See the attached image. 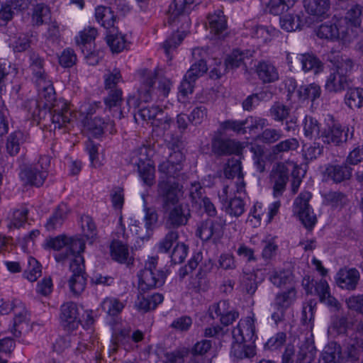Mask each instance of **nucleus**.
Returning a JSON list of instances; mask_svg holds the SVG:
<instances>
[{"label": "nucleus", "mask_w": 363, "mask_h": 363, "mask_svg": "<svg viewBox=\"0 0 363 363\" xmlns=\"http://www.w3.org/2000/svg\"><path fill=\"white\" fill-rule=\"evenodd\" d=\"M84 130L94 137H98L103 134L104 130V121L101 118L86 117L84 122Z\"/></svg>", "instance_id": "nucleus-49"}, {"label": "nucleus", "mask_w": 363, "mask_h": 363, "mask_svg": "<svg viewBox=\"0 0 363 363\" xmlns=\"http://www.w3.org/2000/svg\"><path fill=\"white\" fill-rule=\"evenodd\" d=\"M321 357L323 363H342L344 359L340 345L335 342L325 347Z\"/></svg>", "instance_id": "nucleus-31"}, {"label": "nucleus", "mask_w": 363, "mask_h": 363, "mask_svg": "<svg viewBox=\"0 0 363 363\" xmlns=\"http://www.w3.org/2000/svg\"><path fill=\"white\" fill-rule=\"evenodd\" d=\"M219 132L224 134L228 131H233L238 134L246 133V128L243 125V121L226 120L220 124Z\"/></svg>", "instance_id": "nucleus-57"}, {"label": "nucleus", "mask_w": 363, "mask_h": 363, "mask_svg": "<svg viewBox=\"0 0 363 363\" xmlns=\"http://www.w3.org/2000/svg\"><path fill=\"white\" fill-rule=\"evenodd\" d=\"M106 42L113 52L118 53L126 47L125 36L119 33L117 28L108 31Z\"/></svg>", "instance_id": "nucleus-38"}, {"label": "nucleus", "mask_w": 363, "mask_h": 363, "mask_svg": "<svg viewBox=\"0 0 363 363\" xmlns=\"http://www.w3.org/2000/svg\"><path fill=\"white\" fill-rule=\"evenodd\" d=\"M235 342L254 343L256 339L255 320L252 317L240 319L232 330Z\"/></svg>", "instance_id": "nucleus-14"}, {"label": "nucleus", "mask_w": 363, "mask_h": 363, "mask_svg": "<svg viewBox=\"0 0 363 363\" xmlns=\"http://www.w3.org/2000/svg\"><path fill=\"white\" fill-rule=\"evenodd\" d=\"M50 164V157L47 155L40 156L36 164L26 167L22 169L20 176L27 184L39 187L42 186L48 177V169Z\"/></svg>", "instance_id": "nucleus-5"}, {"label": "nucleus", "mask_w": 363, "mask_h": 363, "mask_svg": "<svg viewBox=\"0 0 363 363\" xmlns=\"http://www.w3.org/2000/svg\"><path fill=\"white\" fill-rule=\"evenodd\" d=\"M167 213L166 226L168 228H178L186 225L191 216L189 210H186L179 204L164 210Z\"/></svg>", "instance_id": "nucleus-17"}, {"label": "nucleus", "mask_w": 363, "mask_h": 363, "mask_svg": "<svg viewBox=\"0 0 363 363\" xmlns=\"http://www.w3.org/2000/svg\"><path fill=\"white\" fill-rule=\"evenodd\" d=\"M360 280V273L356 268L345 267L340 268L335 275V282L340 288L354 291Z\"/></svg>", "instance_id": "nucleus-15"}, {"label": "nucleus", "mask_w": 363, "mask_h": 363, "mask_svg": "<svg viewBox=\"0 0 363 363\" xmlns=\"http://www.w3.org/2000/svg\"><path fill=\"white\" fill-rule=\"evenodd\" d=\"M298 147V140L295 138H291L284 140H279L278 143L272 147L271 152L276 157L281 156L284 153L296 150Z\"/></svg>", "instance_id": "nucleus-40"}, {"label": "nucleus", "mask_w": 363, "mask_h": 363, "mask_svg": "<svg viewBox=\"0 0 363 363\" xmlns=\"http://www.w3.org/2000/svg\"><path fill=\"white\" fill-rule=\"evenodd\" d=\"M192 57L195 62L191 65L190 69L186 73V77L196 81L197 78L205 74L207 70V65L206 58L207 52L202 48H194L192 51Z\"/></svg>", "instance_id": "nucleus-18"}, {"label": "nucleus", "mask_w": 363, "mask_h": 363, "mask_svg": "<svg viewBox=\"0 0 363 363\" xmlns=\"http://www.w3.org/2000/svg\"><path fill=\"white\" fill-rule=\"evenodd\" d=\"M353 135V128H342L340 124L332 122L323 129L320 138H322L324 143L337 146L346 143L349 139H352Z\"/></svg>", "instance_id": "nucleus-8"}, {"label": "nucleus", "mask_w": 363, "mask_h": 363, "mask_svg": "<svg viewBox=\"0 0 363 363\" xmlns=\"http://www.w3.org/2000/svg\"><path fill=\"white\" fill-rule=\"evenodd\" d=\"M320 123L312 116H306L303 122V130L306 137L313 139L320 135Z\"/></svg>", "instance_id": "nucleus-55"}, {"label": "nucleus", "mask_w": 363, "mask_h": 363, "mask_svg": "<svg viewBox=\"0 0 363 363\" xmlns=\"http://www.w3.org/2000/svg\"><path fill=\"white\" fill-rule=\"evenodd\" d=\"M157 257H149L144 269L138 274L139 288L141 291H148L164 284L167 273L157 267Z\"/></svg>", "instance_id": "nucleus-2"}, {"label": "nucleus", "mask_w": 363, "mask_h": 363, "mask_svg": "<svg viewBox=\"0 0 363 363\" xmlns=\"http://www.w3.org/2000/svg\"><path fill=\"white\" fill-rule=\"evenodd\" d=\"M315 356V349L313 344L303 343L297 354L296 363H311Z\"/></svg>", "instance_id": "nucleus-53"}, {"label": "nucleus", "mask_w": 363, "mask_h": 363, "mask_svg": "<svg viewBox=\"0 0 363 363\" xmlns=\"http://www.w3.org/2000/svg\"><path fill=\"white\" fill-rule=\"evenodd\" d=\"M194 0H174L169 9V23L177 26L179 22L184 23V28H189L190 19L187 13Z\"/></svg>", "instance_id": "nucleus-10"}, {"label": "nucleus", "mask_w": 363, "mask_h": 363, "mask_svg": "<svg viewBox=\"0 0 363 363\" xmlns=\"http://www.w3.org/2000/svg\"><path fill=\"white\" fill-rule=\"evenodd\" d=\"M344 20L351 29L360 28L363 21V6L359 4L352 5L346 12Z\"/></svg>", "instance_id": "nucleus-37"}, {"label": "nucleus", "mask_w": 363, "mask_h": 363, "mask_svg": "<svg viewBox=\"0 0 363 363\" xmlns=\"http://www.w3.org/2000/svg\"><path fill=\"white\" fill-rule=\"evenodd\" d=\"M277 33L278 31L273 28L261 25L252 28V37L257 39L262 43H267L270 41Z\"/></svg>", "instance_id": "nucleus-46"}, {"label": "nucleus", "mask_w": 363, "mask_h": 363, "mask_svg": "<svg viewBox=\"0 0 363 363\" xmlns=\"http://www.w3.org/2000/svg\"><path fill=\"white\" fill-rule=\"evenodd\" d=\"M297 58L301 62L302 69L305 72L313 71L315 74H318L323 69L322 62L312 53L300 54L297 55Z\"/></svg>", "instance_id": "nucleus-33"}, {"label": "nucleus", "mask_w": 363, "mask_h": 363, "mask_svg": "<svg viewBox=\"0 0 363 363\" xmlns=\"http://www.w3.org/2000/svg\"><path fill=\"white\" fill-rule=\"evenodd\" d=\"M157 196L164 210L179 205L181 189L176 182L160 181L157 185Z\"/></svg>", "instance_id": "nucleus-9"}, {"label": "nucleus", "mask_w": 363, "mask_h": 363, "mask_svg": "<svg viewBox=\"0 0 363 363\" xmlns=\"http://www.w3.org/2000/svg\"><path fill=\"white\" fill-rule=\"evenodd\" d=\"M257 274L255 272H245L242 271L239 278V289L246 295L253 296L258 287V282L257 281Z\"/></svg>", "instance_id": "nucleus-26"}, {"label": "nucleus", "mask_w": 363, "mask_h": 363, "mask_svg": "<svg viewBox=\"0 0 363 363\" xmlns=\"http://www.w3.org/2000/svg\"><path fill=\"white\" fill-rule=\"evenodd\" d=\"M258 78L264 84L272 83L279 79V72L270 62L262 60L255 66Z\"/></svg>", "instance_id": "nucleus-22"}, {"label": "nucleus", "mask_w": 363, "mask_h": 363, "mask_svg": "<svg viewBox=\"0 0 363 363\" xmlns=\"http://www.w3.org/2000/svg\"><path fill=\"white\" fill-rule=\"evenodd\" d=\"M347 89L345 97L346 104L352 109L361 108L363 106V89L351 86Z\"/></svg>", "instance_id": "nucleus-44"}, {"label": "nucleus", "mask_w": 363, "mask_h": 363, "mask_svg": "<svg viewBox=\"0 0 363 363\" xmlns=\"http://www.w3.org/2000/svg\"><path fill=\"white\" fill-rule=\"evenodd\" d=\"M208 22L211 33L218 38L225 36L224 33L227 29V22L222 11L219 10L213 13L208 14Z\"/></svg>", "instance_id": "nucleus-23"}, {"label": "nucleus", "mask_w": 363, "mask_h": 363, "mask_svg": "<svg viewBox=\"0 0 363 363\" xmlns=\"http://www.w3.org/2000/svg\"><path fill=\"white\" fill-rule=\"evenodd\" d=\"M28 328L29 323L27 320V313L23 310L15 315L13 326L11 328V332L13 333L14 337H19L23 332L28 329Z\"/></svg>", "instance_id": "nucleus-47"}, {"label": "nucleus", "mask_w": 363, "mask_h": 363, "mask_svg": "<svg viewBox=\"0 0 363 363\" xmlns=\"http://www.w3.org/2000/svg\"><path fill=\"white\" fill-rule=\"evenodd\" d=\"M104 311L107 312L110 315H117L124 308L122 302L114 298H106L101 303Z\"/></svg>", "instance_id": "nucleus-62"}, {"label": "nucleus", "mask_w": 363, "mask_h": 363, "mask_svg": "<svg viewBox=\"0 0 363 363\" xmlns=\"http://www.w3.org/2000/svg\"><path fill=\"white\" fill-rule=\"evenodd\" d=\"M289 181V169L283 162L275 164L269 174V183L274 197L281 196Z\"/></svg>", "instance_id": "nucleus-11"}, {"label": "nucleus", "mask_w": 363, "mask_h": 363, "mask_svg": "<svg viewBox=\"0 0 363 363\" xmlns=\"http://www.w3.org/2000/svg\"><path fill=\"white\" fill-rule=\"evenodd\" d=\"M284 136L281 129L266 128L259 133L256 140L265 145H272L279 142Z\"/></svg>", "instance_id": "nucleus-39"}, {"label": "nucleus", "mask_w": 363, "mask_h": 363, "mask_svg": "<svg viewBox=\"0 0 363 363\" xmlns=\"http://www.w3.org/2000/svg\"><path fill=\"white\" fill-rule=\"evenodd\" d=\"M235 342L232 347L231 353L238 359L250 358L255 354V346L253 343L249 342Z\"/></svg>", "instance_id": "nucleus-48"}, {"label": "nucleus", "mask_w": 363, "mask_h": 363, "mask_svg": "<svg viewBox=\"0 0 363 363\" xmlns=\"http://www.w3.org/2000/svg\"><path fill=\"white\" fill-rule=\"evenodd\" d=\"M208 109L207 108L201 104L196 106L190 115L188 116V121H190L193 125H198L203 123V121L207 118Z\"/></svg>", "instance_id": "nucleus-64"}, {"label": "nucleus", "mask_w": 363, "mask_h": 363, "mask_svg": "<svg viewBox=\"0 0 363 363\" xmlns=\"http://www.w3.org/2000/svg\"><path fill=\"white\" fill-rule=\"evenodd\" d=\"M151 150L145 145H141L132 151L130 162L138 167L140 177L143 182L152 186L155 181V169L150 160Z\"/></svg>", "instance_id": "nucleus-4"}, {"label": "nucleus", "mask_w": 363, "mask_h": 363, "mask_svg": "<svg viewBox=\"0 0 363 363\" xmlns=\"http://www.w3.org/2000/svg\"><path fill=\"white\" fill-rule=\"evenodd\" d=\"M306 11L311 15L324 16L330 9L329 0H304Z\"/></svg>", "instance_id": "nucleus-36"}, {"label": "nucleus", "mask_w": 363, "mask_h": 363, "mask_svg": "<svg viewBox=\"0 0 363 363\" xmlns=\"http://www.w3.org/2000/svg\"><path fill=\"white\" fill-rule=\"evenodd\" d=\"M255 51L245 50H234L226 58L225 64L227 68L234 69L244 65L246 67V60H249L254 56Z\"/></svg>", "instance_id": "nucleus-28"}, {"label": "nucleus", "mask_w": 363, "mask_h": 363, "mask_svg": "<svg viewBox=\"0 0 363 363\" xmlns=\"http://www.w3.org/2000/svg\"><path fill=\"white\" fill-rule=\"evenodd\" d=\"M269 112L275 121L281 122L287 118L290 108L281 103L277 102L271 107Z\"/></svg>", "instance_id": "nucleus-63"}, {"label": "nucleus", "mask_w": 363, "mask_h": 363, "mask_svg": "<svg viewBox=\"0 0 363 363\" xmlns=\"http://www.w3.org/2000/svg\"><path fill=\"white\" fill-rule=\"evenodd\" d=\"M69 270L72 272L67 281L69 291L73 295L79 296L84 291L86 285L84 258L81 255L72 259Z\"/></svg>", "instance_id": "nucleus-7"}, {"label": "nucleus", "mask_w": 363, "mask_h": 363, "mask_svg": "<svg viewBox=\"0 0 363 363\" xmlns=\"http://www.w3.org/2000/svg\"><path fill=\"white\" fill-rule=\"evenodd\" d=\"M155 84V74L153 73L148 74L144 77L143 84L140 88L138 100L145 103L149 102L152 99V87Z\"/></svg>", "instance_id": "nucleus-50"}, {"label": "nucleus", "mask_w": 363, "mask_h": 363, "mask_svg": "<svg viewBox=\"0 0 363 363\" xmlns=\"http://www.w3.org/2000/svg\"><path fill=\"white\" fill-rule=\"evenodd\" d=\"M225 224V220L221 219H207L198 226L196 235L203 241L213 239L216 242L222 237Z\"/></svg>", "instance_id": "nucleus-13"}, {"label": "nucleus", "mask_w": 363, "mask_h": 363, "mask_svg": "<svg viewBox=\"0 0 363 363\" xmlns=\"http://www.w3.org/2000/svg\"><path fill=\"white\" fill-rule=\"evenodd\" d=\"M268 125L267 118L259 116H250L243 120V125L248 129L250 133H255L259 129H263Z\"/></svg>", "instance_id": "nucleus-56"}, {"label": "nucleus", "mask_w": 363, "mask_h": 363, "mask_svg": "<svg viewBox=\"0 0 363 363\" xmlns=\"http://www.w3.org/2000/svg\"><path fill=\"white\" fill-rule=\"evenodd\" d=\"M69 212V208L66 203H61L59 204L45 224L47 230H53L61 226Z\"/></svg>", "instance_id": "nucleus-30"}, {"label": "nucleus", "mask_w": 363, "mask_h": 363, "mask_svg": "<svg viewBox=\"0 0 363 363\" xmlns=\"http://www.w3.org/2000/svg\"><path fill=\"white\" fill-rule=\"evenodd\" d=\"M315 291L321 302L330 306H337V301L330 295V287L325 280L321 279L317 282Z\"/></svg>", "instance_id": "nucleus-41"}, {"label": "nucleus", "mask_w": 363, "mask_h": 363, "mask_svg": "<svg viewBox=\"0 0 363 363\" xmlns=\"http://www.w3.org/2000/svg\"><path fill=\"white\" fill-rule=\"evenodd\" d=\"M29 60V69L32 72L33 80L35 83L40 82L42 80L49 78L44 69V60L38 53L30 51Z\"/></svg>", "instance_id": "nucleus-24"}, {"label": "nucleus", "mask_w": 363, "mask_h": 363, "mask_svg": "<svg viewBox=\"0 0 363 363\" xmlns=\"http://www.w3.org/2000/svg\"><path fill=\"white\" fill-rule=\"evenodd\" d=\"M352 169L347 164H329L325 168L324 175L336 184L349 180L352 177Z\"/></svg>", "instance_id": "nucleus-21"}, {"label": "nucleus", "mask_w": 363, "mask_h": 363, "mask_svg": "<svg viewBox=\"0 0 363 363\" xmlns=\"http://www.w3.org/2000/svg\"><path fill=\"white\" fill-rule=\"evenodd\" d=\"M40 98H44L46 102H51L55 98V89L52 81L47 78L40 82H36Z\"/></svg>", "instance_id": "nucleus-54"}, {"label": "nucleus", "mask_w": 363, "mask_h": 363, "mask_svg": "<svg viewBox=\"0 0 363 363\" xmlns=\"http://www.w3.org/2000/svg\"><path fill=\"white\" fill-rule=\"evenodd\" d=\"M47 246L54 250L61 251L55 255V258L57 262H64L66 260L71 262L77 255H81L85 248V242L82 238L59 235L48 240Z\"/></svg>", "instance_id": "nucleus-1"}, {"label": "nucleus", "mask_w": 363, "mask_h": 363, "mask_svg": "<svg viewBox=\"0 0 363 363\" xmlns=\"http://www.w3.org/2000/svg\"><path fill=\"white\" fill-rule=\"evenodd\" d=\"M95 17L96 21L108 31L116 28L114 27L116 16L111 8L103 6L96 7Z\"/></svg>", "instance_id": "nucleus-32"}, {"label": "nucleus", "mask_w": 363, "mask_h": 363, "mask_svg": "<svg viewBox=\"0 0 363 363\" xmlns=\"http://www.w3.org/2000/svg\"><path fill=\"white\" fill-rule=\"evenodd\" d=\"M298 0H269L266 8L273 15H279L293 7Z\"/></svg>", "instance_id": "nucleus-45"}, {"label": "nucleus", "mask_w": 363, "mask_h": 363, "mask_svg": "<svg viewBox=\"0 0 363 363\" xmlns=\"http://www.w3.org/2000/svg\"><path fill=\"white\" fill-rule=\"evenodd\" d=\"M122 99V91L120 89L110 91L104 99L106 109L108 108L111 111L114 108L112 113L113 118L121 119L123 117V111L119 108Z\"/></svg>", "instance_id": "nucleus-27"}, {"label": "nucleus", "mask_w": 363, "mask_h": 363, "mask_svg": "<svg viewBox=\"0 0 363 363\" xmlns=\"http://www.w3.org/2000/svg\"><path fill=\"white\" fill-rule=\"evenodd\" d=\"M112 259L119 263H129L130 256L128 245L120 240H113L110 245Z\"/></svg>", "instance_id": "nucleus-34"}, {"label": "nucleus", "mask_w": 363, "mask_h": 363, "mask_svg": "<svg viewBox=\"0 0 363 363\" xmlns=\"http://www.w3.org/2000/svg\"><path fill=\"white\" fill-rule=\"evenodd\" d=\"M312 195L309 191H303L295 199L294 213L296 214L303 226L308 230H312L317 223L316 216L309 205Z\"/></svg>", "instance_id": "nucleus-6"}, {"label": "nucleus", "mask_w": 363, "mask_h": 363, "mask_svg": "<svg viewBox=\"0 0 363 363\" xmlns=\"http://www.w3.org/2000/svg\"><path fill=\"white\" fill-rule=\"evenodd\" d=\"M352 61L349 58L337 62L335 68L327 78L325 89L329 92L337 93L350 88L352 80L348 73L352 70Z\"/></svg>", "instance_id": "nucleus-3"}, {"label": "nucleus", "mask_w": 363, "mask_h": 363, "mask_svg": "<svg viewBox=\"0 0 363 363\" xmlns=\"http://www.w3.org/2000/svg\"><path fill=\"white\" fill-rule=\"evenodd\" d=\"M162 110L158 106L141 107L137 113H135L134 118L136 122L140 120L142 121L150 122L152 125H163L164 129L169 128L173 122L170 118L164 117L157 118V116H162Z\"/></svg>", "instance_id": "nucleus-12"}, {"label": "nucleus", "mask_w": 363, "mask_h": 363, "mask_svg": "<svg viewBox=\"0 0 363 363\" xmlns=\"http://www.w3.org/2000/svg\"><path fill=\"white\" fill-rule=\"evenodd\" d=\"M164 297L161 294H154L151 296L138 297V307L144 312L155 310L163 301Z\"/></svg>", "instance_id": "nucleus-42"}, {"label": "nucleus", "mask_w": 363, "mask_h": 363, "mask_svg": "<svg viewBox=\"0 0 363 363\" xmlns=\"http://www.w3.org/2000/svg\"><path fill=\"white\" fill-rule=\"evenodd\" d=\"M27 135L21 131H15L7 138L6 148L11 156L16 155L21 146L26 141Z\"/></svg>", "instance_id": "nucleus-35"}, {"label": "nucleus", "mask_w": 363, "mask_h": 363, "mask_svg": "<svg viewBox=\"0 0 363 363\" xmlns=\"http://www.w3.org/2000/svg\"><path fill=\"white\" fill-rule=\"evenodd\" d=\"M184 160L183 152H171L168 159L159 165V171L167 177H177L182 170Z\"/></svg>", "instance_id": "nucleus-19"}, {"label": "nucleus", "mask_w": 363, "mask_h": 363, "mask_svg": "<svg viewBox=\"0 0 363 363\" xmlns=\"http://www.w3.org/2000/svg\"><path fill=\"white\" fill-rule=\"evenodd\" d=\"M50 16L49 8L43 4H38L34 8L32 15V21L35 26H40Z\"/></svg>", "instance_id": "nucleus-59"}, {"label": "nucleus", "mask_w": 363, "mask_h": 363, "mask_svg": "<svg viewBox=\"0 0 363 363\" xmlns=\"http://www.w3.org/2000/svg\"><path fill=\"white\" fill-rule=\"evenodd\" d=\"M279 24L287 32L295 31L301 27V18L297 14L287 13L280 17Z\"/></svg>", "instance_id": "nucleus-52"}, {"label": "nucleus", "mask_w": 363, "mask_h": 363, "mask_svg": "<svg viewBox=\"0 0 363 363\" xmlns=\"http://www.w3.org/2000/svg\"><path fill=\"white\" fill-rule=\"evenodd\" d=\"M184 23L181 26V32L177 31L173 33L169 38H168L163 43V48L167 56H169L171 51L175 50L177 47L182 43L186 35V30L188 28H184Z\"/></svg>", "instance_id": "nucleus-51"}, {"label": "nucleus", "mask_w": 363, "mask_h": 363, "mask_svg": "<svg viewBox=\"0 0 363 363\" xmlns=\"http://www.w3.org/2000/svg\"><path fill=\"white\" fill-rule=\"evenodd\" d=\"M297 291L295 287H290L276 294L274 304L277 310L286 311L296 301Z\"/></svg>", "instance_id": "nucleus-25"}, {"label": "nucleus", "mask_w": 363, "mask_h": 363, "mask_svg": "<svg viewBox=\"0 0 363 363\" xmlns=\"http://www.w3.org/2000/svg\"><path fill=\"white\" fill-rule=\"evenodd\" d=\"M315 33L318 38L327 40H336L337 35L335 25L332 22L321 24L315 30Z\"/></svg>", "instance_id": "nucleus-60"}, {"label": "nucleus", "mask_w": 363, "mask_h": 363, "mask_svg": "<svg viewBox=\"0 0 363 363\" xmlns=\"http://www.w3.org/2000/svg\"><path fill=\"white\" fill-rule=\"evenodd\" d=\"M212 150L218 155H240L242 151L240 143L231 139H223L219 137L212 140Z\"/></svg>", "instance_id": "nucleus-20"}, {"label": "nucleus", "mask_w": 363, "mask_h": 363, "mask_svg": "<svg viewBox=\"0 0 363 363\" xmlns=\"http://www.w3.org/2000/svg\"><path fill=\"white\" fill-rule=\"evenodd\" d=\"M51 120L55 124V128H60L70 122L71 112L66 103H62L61 106L54 105L52 113H50Z\"/></svg>", "instance_id": "nucleus-29"}, {"label": "nucleus", "mask_w": 363, "mask_h": 363, "mask_svg": "<svg viewBox=\"0 0 363 363\" xmlns=\"http://www.w3.org/2000/svg\"><path fill=\"white\" fill-rule=\"evenodd\" d=\"M27 216L28 210L26 208L14 210L9 218L8 228L10 229L21 228L26 221Z\"/></svg>", "instance_id": "nucleus-58"}, {"label": "nucleus", "mask_w": 363, "mask_h": 363, "mask_svg": "<svg viewBox=\"0 0 363 363\" xmlns=\"http://www.w3.org/2000/svg\"><path fill=\"white\" fill-rule=\"evenodd\" d=\"M60 318L62 325L67 331L77 329L80 323L77 305L74 302H67L61 306Z\"/></svg>", "instance_id": "nucleus-16"}, {"label": "nucleus", "mask_w": 363, "mask_h": 363, "mask_svg": "<svg viewBox=\"0 0 363 363\" xmlns=\"http://www.w3.org/2000/svg\"><path fill=\"white\" fill-rule=\"evenodd\" d=\"M225 212L232 217L238 218L245 212V202L240 197H234L223 203Z\"/></svg>", "instance_id": "nucleus-43"}, {"label": "nucleus", "mask_w": 363, "mask_h": 363, "mask_svg": "<svg viewBox=\"0 0 363 363\" xmlns=\"http://www.w3.org/2000/svg\"><path fill=\"white\" fill-rule=\"evenodd\" d=\"M81 225L84 235L87 240H93L97 235L96 226L89 216H83L81 218Z\"/></svg>", "instance_id": "nucleus-61"}]
</instances>
